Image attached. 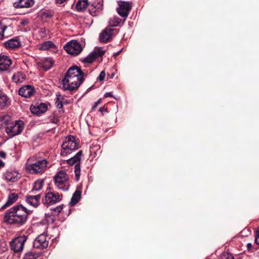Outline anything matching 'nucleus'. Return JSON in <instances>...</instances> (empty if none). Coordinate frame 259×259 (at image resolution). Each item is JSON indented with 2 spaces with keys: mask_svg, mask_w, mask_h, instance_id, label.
I'll return each mask as SVG.
<instances>
[{
  "mask_svg": "<svg viewBox=\"0 0 259 259\" xmlns=\"http://www.w3.org/2000/svg\"><path fill=\"white\" fill-rule=\"evenodd\" d=\"M32 211L22 204L16 205L6 211L4 221L10 225L21 226L26 223L28 214Z\"/></svg>",
  "mask_w": 259,
  "mask_h": 259,
  "instance_id": "obj_1",
  "label": "nucleus"
},
{
  "mask_svg": "<svg viewBox=\"0 0 259 259\" xmlns=\"http://www.w3.org/2000/svg\"><path fill=\"white\" fill-rule=\"evenodd\" d=\"M78 143L75 140V138L71 135L65 137V140L62 143L61 155L63 156L70 154L73 151L78 148Z\"/></svg>",
  "mask_w": 259,
  "mask_h": 259,
  "instance_id": "obj_2",
  "label": "nucleus"
},
{
  "mask_svg": "<svg viewBox=\"0 0 259 259\" xmlns=\"http://www.w3.org/2000/svg\"><path fill=\"white\" fill-rule=\"evenodd\" d=\"M83 80L84 77L82 76L80 78L64 76L62 81V89L64 91H74L80 86Z\"/></svg>",
  "mask_w": 259,
  "mask_h": 259,
  "instance_id": "obj_3",
  "label": "nucleus"
},
{
  "mask_svg": "<svg viewBox=\"0 0 259 259\" xmlns=\"http://www.w3.org/2000/svg\"><path fill=\"white\" fill-rule=\"evenodd\" d=\"M54 180L55 185L59 189L64 191L68 190L70 187L69 177L65 171H58L54 176Z\"/></svg>",
  "mask_w": 259,
  "mask_h": 259,
  "instance_id": "obj_4",
  "label": "nucleus"
},
{
  "mask_svg": "<svg viewBox=\"0 0 259 259\" xmlns=\"http://www.w3.org/2000/svg\"><path fill=\"white\" fill-rule=\"evenodd\" d=\"M47 163L45 159L37 160L33 163L28 162L25 164V167L26 170L31 174L41 173L46 170Z\"/></svg>",
  "mask_w": 259,
  "mask_h": 259,
  "instance_id": "obj_5",
  "label": "nucleus"
},
{
  "mask_svg": "<svg viewBox=\"0 0 259 259\" xmlns=\"http://www.w3.org/2000/svg\"><path fill=\"white\" fill-rule=\"evenodd\" d=\"M24 127L23 121L18 120L9 123L5 130L10 137H13L20 134L23 130Z\"/></svg>",
  "mask_w": 259,
  "mask_h": 259,
  "instance_id": "obj_6",
  "label": "nucleus"
},
{
  "mask_svg": "<svg viewBox=\"0 0 259 259\" xmlns=\"http://www.w3.org/2000/svg\"><path fill=\"white\" fill-rule=\"evenodd\" d=\"M82 155V151H79L73 157L68 159L67 163L71 165L75 164L74 172L76 181H78L80 175V162L81 157Z\"/></svg>",
  "mask_w": 259,
  "mask_h": 259,
  "instance_id": "obj_7",
  "label": "nucleus"
},
{
  "mask_svg": "<svg viewBox=\"0 0 259 259\" xmlns=\"http://www.w3.org/2000/svg\"><path fill=\"white\" fill-rule=\"evenodd\" d=\"M27 239V237L25 235L16 238L10 242L11 249L15 253L21 252L24 248V244Z\"/></svg>",
  "mask_w": 259,
  "mask_h": 259,
  "instance_id": "obj_8",
  "label": "nucleus"
},
{
  "mask_svg": "<svg viewBox=\"0 0 259 259\" xmlns=\"http://www.w3.org/2000/svg\"><path fill=\"white\" fill-rule=\"evenodd\" d=\"M64 48L68 54L74 56L78 55L82 51L80 44L76 40L68 42Z\"/></svg>",
  "mask_w": 259,
  "mask_h": 259,
  "instance_id": "obj_9",
  "label": "nucleus"
},
{
  "mask_svg": "<svg viewBox=\"0 0 259 259\" xmlns=\"http://www.w3.org/2000/svg\"><path fill=\"white\" fill-rule=\"evenodd\" d=\"M117 11L118 14L122 17H127L132 9V5L128 2L119 1Z\"/></svg>",
  "mask_w": 259,
  "mask_h": 259,
  "instance_id": "obj_10",
  "label": "nucleus"
},
{
  "mask_svg": "<svg viewBox=\"0 0 259 259\" xmlns=\"http://www.w3.org/2000/svg\"><path fill=\"white\" fill-rule=\"evenodd\" d=\"M49 241L47 240V236L44 234L39 235L33 242V247L44 249L48 247Z\"/></svg>",
  "mask_w": 259,
  "mask_h": 259,
  "instance_id": "obj_11",
  "label": "nucleus"
},
{
  "mask_svg": "<svg viewBox=\"0 0 259 259\" xmlns=\"http://www.w3.org/2000/svg\"><path fill=\"white\" fill-rule=\"evenodd\" d=\"M48 105L44 103H37L35 105H32L30 107L31 113L37 116L46 112L48 110Z\"/></svg>",
  "mask_w": 259,
  "mask_h": 259,
  "instance_id": "obj_12",
  "label": "nucleus"
},
{
  "mask_svg": "<svg viewBox=\"0 0 259 259\" xmlns=\"http://www.w3.org/2000/svg\"><path fill=\"white\" fill-rule=\"evenodd\" d=\"M61 200V195L58 193L48 192L46 194L44 200V204L52 205Z\"/></svg>",
  "mask_w": 259,
  "mask_h": 259,
  "instance_id": "obj_13",
  "label": "nucleus"
},
{
  "mask_svg": "<svg viewBox=\"0 0 259 259\" xmlns=\"http://www.w3.org/2000/svg\"><path fill=\"white\" fill-rule=\"evenodd\" d=\"M35 92V88L31 85H24L19 90V95L24 98L32 97Z\"/></svg>",
  "mask_w": 259,
  "mask_h": 259,
  "instance_id": "obj_14",
  "label": "nucleus"
},
{
  "mask_svg": "<svg viewBox=\"0 0 259 259\" xmlns=\"http://www.w3.org/2000/svg\"><path fill=\"white\" fill-rule=\"evenodd\" d=\"M84 73L81 70L80 67L77 66H73L68 69L65 76L80 78L81 76L84 77Z\"/></svg>",
  "mask_w": 259,
  "mask_h": 259,
  "instance_id": "obj_15",
  "label": "nucleus"
},
{
  "mask_svg": "<svg viewBox=\"0 0 259 259\" xmlns=\"http://www.w3.org/2000/svg\"><path fill=\"white\" fill-rule=\"evenodd\" d=\"M40 194L34 196L27 195L25 196V200L29 206L37 208L40 204Z\"/></svg>",
  "mask_w": 259,
  "mask_h": 259,
  "instance_id": "obj_16",
  "label": "nucleus"
},
{
  "mask_svg": "<svg viewBox=\"0 0 259 259\" xmlns=\"http://www.w3.org/2000/svg\"><path fill=\"white\" fill-rule=\"evenodd\" d=\"M11 22V20L9 18H4L0 21V39H3L4 37H7L9 35L6 30Z\"/></svg>",
  "mask_w": 259,
  "mask_h": 259,
  "instance_id": "obj_17",
  "label": "nucleus"
},
{
  "mask_svg": "<svg viewBox=\"0 0 259 259\" xmlns=\"http://www.w3.org/2000/svg\"><path fill=\"white\" fill-rule=\"evenodd\" d=\"M114 29L107 27L103 30L99 35L100 41L103 43H107L109 41L112 37Z\"/></svg>",
  "mask_w": 259,
  "mask_h": 259,
  "instance_id": "obj_18",
  "label": "nucleus"
},
{
  "mask_svg": "<svg viewBox=\"0 0 259 259\" xmlns=\"http://www.w3.org/2000/svg\"><path fill=\"white\" fill-rule=\"evenodd\" d=\"M11 64L12 60L9 56L0 55V72L8 70Z\"/></svg>",
  "mask_w": 259,
  "mask_h": 259,
  "instance_id": "obj_19",
  "label": "nucleus"
},
{
  "mask_svg": "<svg viewBox=\"0 0 259 259\" xmlns=\"http://www.w3.org/2000/svg\"><path fill=\"white\" fill-rule=\"evenodd\" d=\"M3 176L6 180L12 182H16L19 178L18 172L16 170H12L6 171Z\"/></svg>",
  "mask_w": 259,
  "mask_h": 259,
  "instance_id": "obj_20",
  "label": "nucleus"
},
{
  "mask_svg": "<svg viewBox=\"0 0 259 259\" xmlns=\"http://www.w3.org/2000/svg\"><path fill=\"white\" fill-rule=\"evenodd\" d=\"M18 199V195L16 193H11L9 194L7 202L2 206L1 209H4L12 205L16 202Z\"/></svg>",
  "mask_w": 259,
  "mask_h": 259,
  "instance_id": "obj_21",
  "label": "nucleus"
},
{
  "mask_svg": "<svg viewBox=\"0 0 259 259\" xmlns=\"http://www.w3.org/2000/svg\"><path fill=\"white\" fill-rule=\"evenodd\" d=\"M34 5V0H19L14 4L16 8H30Z\"/></svg>",
  "mask_w": 259,
  "mask_h": 259,
  "instance_id": "obj_22",
  "label": "nucleus"
},
{
  "mask_svg": "<svg viewBox=\"0 0 259 259\" xmlns=\"http://www.w3.org/2000/svg\"><path fill=\"white\" fill-rule=\"evenodd\" d=\"M21 46V41L17 38H12L4 42V46L7 49H14Z\"/></svg>",
  "mask_w": 259,
  "mask_h": 259,
  "instance_id": "obj_23",
  "label": "nucleus"
},
{
  "mask_svg": "<svg viewBox=\"0 0 259 259\" xmlns=\"http://www.w3.org/2000/svg\"><path fill=\"white\" fill-rule=\"evenodd\" d=\"M81 191L78 190H76L74 192L69 202V204L71 206L75 205L79 202L81 198Z\"/></svg>",
  "mask_w": 259,
  "mask_h": 259,
  "instance_id": "obj_24",
  "label": "nucleus"
},
{
  "mask_svg": "<svg viewBox=\"0 0 259 259\" xmlns=\"http://www.w3.org/2000/svg\"><path fill=\"white\" fill-rule=\"evenodd\" d=\"M88 0H78L76 4V9L78 12H82L88 6Z\"/></svg>",
  "mask_w": 259,
  "mask_h": 259,
  "instance_id": "obj_25",
  "label": "nucleus"
},
{
  "mask_svg": "<svg viewBox=\"0 0 259 259\" xmlns=\"http://www.w3.org/2000/svg\"><path fill=\"white\" fill-rule=\"evenodd\" d=\"M40 255V252L30 250L24 254L23 259H37Z\"/></svg>",
  "mask_w": 259,
  "mask_h": 259,
  "instance_id": "obj_26",
  "label": "nucleus"
},
{
  "mask_svg": "<svg viewBox=\"0 0 259 259\" xmlns=\"http://www.w3.org/2000/svg\"><path fill=\"white\" fill-rule=\"evenodd\" d=\"M25 75L21 72H17L14 74L12 80L15 83L22 82L25 79Z\"/></svg>",
  "mask_w": 259,
  "mask_h": 259,
  "instance_id": "obj_27",
  "label": "nucleus"
},
{
  "mask_svg": "<svg viewBox=\"0 0 259 259\" xmlns=\"http://www.w3.org/2000/svg\"><path fill=\"white\" fill-rule=\"evenodd\" d=\"M41 50H48L56 49L55 44L51 41H47L42 43L39 48Z\"/></svg>",
  "mask_w": 259,
  "mask_h": 259,
  "instance_id": "obj_28",
  "label": "nucleus"
},
{
  "mask_svg": "<svg viewBox=\"0 0 259 259\" xmlns=\"http://www.w3.org/2000/svg\"><path fill=\"white\" fill-rule=\"evenodd\" d=\"M9 104L10 102L8 97L5 94L0 93V108L2 109Z\"/></svg>",
  "mask_w": 259,
  "mask_h": 259,
  "instance_id": "obj_29",
  "label": "nucleus"
},
{
  "mask_svg": "<svg viewBox=\"0 0 259 259\" xmlns=\"http://www.w3.org/2000/svg\"><path fill=\"white\" fill-rule=\"evenodd\" d=\"M44 185V180H38L35 182L33 184V187L31 190L32 192L34 191H38L41 189Z\"/></svg>",
  "mask_w": 259,
  "mask_h": 259,
  "instance_id": "obj_30",
  "label": "nucleus"
},
{
  "mask_svg": "<svg viewBox=\"0 0 259 259\" xmlns=\"http://www.w3.org/2000/svg\"><path fill=\"white\" fill-rule=\"evenodd\" d=\"M56 100L55 102L56 106L59 109H61L63 107V103L62 100L64 99L63 96H61L60 94H57L56 95Z\"/></svg>",
  "mask_w": 259,
  "mask_h": 259,
  "instance_id": "obj_31",
  "label": "nucleus"
},
{
  "mask_svg": "<svg viewBox=\"0 0 259 259\" xmlns=\"http://www.w3.org/2000/svg\"><path fill=\"white\" fill-rule=\"evenodd\" d=\"M96 58V55H95L92 52L87 57L83 59V62L87 63H91L95 61Z\"/></svg>",
  "mask_w": 259,
  "mask_h": 259,
  "instance_id": "obj_32",
  "label": "nucleus"
},
{
  "mask_svg": "<svg viewBox=\"0 0 259 259\" xmlns=\"http://www.w3.org/2000/svg\"><path fill=\"white\" fill-rule=\"evenodd\" d=\"M121 22V19L117 17H114L112 19H110L109 25L111 26L115 27L118 26Z\"/></svg>",
  "mask_w": 259,
  "mask_h": 259,
  "instance_id": "obj_33",
  "label": "nucleus"
},
{
  "mask_svg": "<svg viewBox=\"0 0 259 259\" xmlns=\"http://www.w3.org/2000/svg\"><path fill=\"white\" fill-rule=\"evenodd\" d=\"M93 53L96 55V57L97 58L102 56L105 54V51L102 48H97L93 51Z\"/></svg>",
  "mask_w": 259,
  "mask_h": 259,
  "instance_id": "obj_34",
  "label": "nucleus"
},
{
  "mask_svg": "<svg viewBox=\"0 0 259 259\" xmlns=\"http://www.w3.org/2000/svg\"><path fill=\"white\" fill-rule=\"evenodd\" d=\"M219 258L220 259H234V257H233V256L232 255V254H231L229 252H224L220 255Z\"/></svg>",
  "mask_w": 259,
  "mask_h": 259,
  "instance_id": "obj_35",
  "label": "nucleus"
},
{
  "mask_svg": "<svg viewBox=\"0 0 259 259\" xmlns=\"http://www.w3.org/2000/svg\"><path fill=\"white\" fill-rule=\"evenodd\" d=\"M50 122L52 123L57 124L59 122V117L56 115L53 114L50 117Z\"/></svg>",
  "mask_w": 259,
  "mask_h": 259,
  "instance_id": "obj_36",
  "label": "nucleus"
},
{
  "mask_svg": "<svg viewBox=\"0 0 259 259\" xmlns=\"http://www.w3.org/2000/svg\"><path fill=\"white\" fill-rule=\"evenodd\" d=\"M42 16L46 18H50L53 16L52 12L50 11H44L42 13Z\"/></svg>",
  "mask_w": 259,
  "mask_h": 259,
  "instance_id": "obj_37",
  "label": "nucleus"
},
{
  "mask_svg": "<svg viewBox=\"0 0 259 259\" xmlns=\"http://www.w3.org/2000/svg\"><path fill=\"white\" fill-rule=\"evenodd\" d=\"M106 73L105 71H102L97 78L98 80L102 81L105 77Z\"/></svg>",
  "mask_w": 259,
  "mask_h": 259,
  "instance_id": "obj_38",
  "label": "nucleus"
},
{
  "mask_svg": "<svg viewBox=\"0 0 259 259\" xmlns=\"http://www.w3.org/2000/svg\"><path fill=\"white\" fill-rule=\"evenodd\" d=\"M255 243L257 245H259V230H257L255 232V239H254Z\"/></svg>",
  "mask_w": 259,
  "mask_h": 259,
  "instance_id": "obj_39",
  "label": "nucleus"
},
{
  "mask_svg": "<svg viewBox=\"0 0 259 259\" xmlns=\"http://www.w3.org/2000/svg\"><path fill=\"white\" fill-rule=\"evenodd\" d=\"M100 102L101 99H99L97 102H95L94 105L92 107V110H95L97 106L100 103Z\"/></svg>",
  "mask_w": 259,
  "mask_h": 259,
  "instance_id": "obj_40",
  "label": "nucleus"
},
{
  "mask_svg": "<svg viewBox=\"0 0 259 259\" xmlns=\"http://www.w3.org/2000/svg\"><path fill=\"white\" fill-rule=\"evenodd\" d=\"M62 208H63L62 206H58L55 207L54 209V210L55 212L59 213L61 211V210H62Z\"/></svg>",
  "mask_w": 259,
  "mask_h": 259,
  "instance_id": "obj_41",
  "label": "nucleus"
},
{
  "mask_svg": "<svg viewBox=\"0 0 259 259\" xmlns=\"http://www.w3.org/2000/svg\"><path fill=\"white\" fill-rule=\"evenodd\" d=\"M95 9V8L94 7V5H93L91 8H89V12L91 14V15H93V13H95L96 12V10H94Z\"/></svg>",
  "mask_w": 259,
  "mask_h": 259,
  "instance_id": "obj_42",
  "label": "nucleus"
},
{
  "mask_svg": "<svg viewBox=\"0 0 259 259\" xmlns=\"http://www.w3.org/2000/svg\"><path fill=\"white\" fill-rule=\"evenodd\" d=\"M20 23L21 25H22L23 26H25V25H27L29 23V21L26 19H23L21 20Z\"/></svg>",
  "mask_w": 259,
  "mask_h": 259,
  "instance_id": "obj_43",
  "label": "nucleus"
},
{
  "mask_svg": "<svg viewBox=\"0 0 259 259\" xmlns=\"http://www.w3.org/2000/svg\"><path fill=\"white\" fill-rule=\"evenodd\" d=\"M49 63L50 64V65L49 66H47L46 65H44V67L46 70H49L52 66L53 62H52V61H50L49 62Z\"/></svg>",
  "mask_w": 259,
  "mask_h": 259,
  "instance_id": "obj_44",
  "label": "nucleus"
},
{
  "mask_svg": "<svg viewBox=\"0 0 259 259\" xmlns=\"http://www.w3.org/2000/svg\"><path fill=\"white\" fill-rule=\"evenodd\" d=\"M67 0H55V2L57 4H62L65 2Z\"/></svg>",
  "mask_w": 259,
  "mask_h": 259,
  "instance_id": "obj_45",
  "label": "nucleus"
},
{
  "mask_svg": "<svg viewBox=\"0 0 259 259\" xmlns=\"http://www.w3.org/2000/svg\"><path fill=\"white\" fill-rule=\"evenodd\" d=\"M6 154L5 152L2 151H0V156L1 157L5 158L6 157Z\"/></svg>",
  "mask_w": 259,
  "mask_h": 259,
  "instance_id": "obj_46",
  "label": "nucleus"
},
{
  "mask_svg": "<svg viewBox=\"0 0 259 259\" xmlns=\"http://www.w3.org/2000/svg\"><path fill=\"white\" fill-rule=\"evenodd\" d=\"M108 97H113L112 93L109 92V93H106V94H105L104 97L107 98Z\"/></svg>",
  "mask_w": 259,
  "mask_h": 259,
  "instance_id": "obj_47",
  "label": "nucleus"
},
{
  "mask_svg": "<svg viewBox=\"0 0 259 259\" xmlns=\"http://www.w3.org/2000/svg\"><path fill=\"white\" fill-rule=\"evenodd\" d=\"M247 247L248 250H250L252 247V245L251 243H249L247 244Z\"/></svg>",
  "mask_w": 259,
  "mask_h": 259,
  "instance_id": "obj_48",
  "label": "nucleus"
},
{
  "mask_svg": "<svg viewBox=\"0 0 259 259\" xmlns=\"http://www.w3.org/2000/svg\"><path fill=\"white\" fill-rule=\"evenodd\" d=\"M4 165V163L0 160V167L3 166Z\"/></svg>",
  "mask_w": 259,
  "mask_h": 259,
  "instance_id": "obj_49",
  "label": "nucleus"
},
{
  "mask_svg": "<svg viewBox=\"0 0 259 259\" xmlns=\"http://www.w3.org/2000/svg\"><path fill=\"white\" fill-rule=\"evenodd\" d=\"M104 110V107H101L99 109V111L101 112H102Z\"/></svg>",
  "mask_w": 259,
  "mask_h": 259,
  "instance_id": "obj_50",
  "label": "nucleus"
},
{
  "mask_svg": "<svg viewBox=\"0 0 259 259\" xmlns=\"http://www.w3.org/2000/svg\"><path fill=\"white\" fill-rule=\"evenodd\" d=\"M121 51L120 50V51H119L117 52L116 54H115V55H115V56H117V55H118V54H119V53L121 52Z\"/></svg>",
  "mask_w": 259,
  "mask_h": 259,
  "instance_id": "obj_51",
  "label": "nucleus"
}]
</instances>
